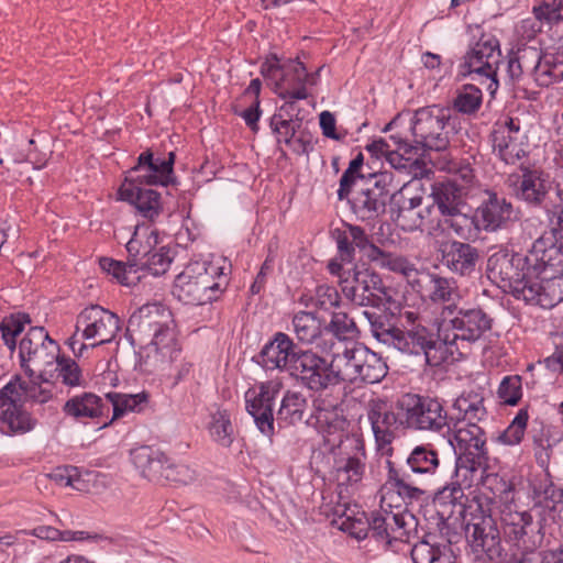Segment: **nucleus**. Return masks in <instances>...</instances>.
<instances>
[{
  "mask_svg": "<svg viewBox=\"0 0 563 563\" xmlns=\"http://www.w3.org/2000/svg\"><path fill=\"white\" fill-rule=\"evenodd\" d=\"M387 478L382 485V501L389 507H399L401 501L419 500L424 490L419 487L438 474L440 455L431 444L415 446L406 459L405 467H397L387 461Z\"/></svg>",
  "mask_w": 563,
  "mask_h": 563,
  "instance_id": "nucleus-1",
  "label": "nucleus"
},
{
  "mask_svg": "<svg viewBox=\"0 0 563 563\" xmlns=\"http://www.w3.org/2000/svg\"><path fill=\"white\" fill-rule=\"evenodd\" d=\"M225 261L194 262L176 277L174 294L186 305L202 306L220 298L229 285Z\"/></svg>",
  "mask_w": 563,
  "mask_h": 563,
  "instance_id": "nucleus-2",
  "label": "nucleus"
},
{
  "mask_svg": "<svg viewBox=\"0 0 563 563\" xmlns=\"http://www.w3.org/2000/svg\"><path fill=\"white\" fill-rule=\"evenodd\" d=\"M397 319L399 330L395 349L411 355H423L430 366H439L448 360L449 350L440 331L434 332L419 311L402 307Z\"/></svg>",
  "mask_w": 563,
  "mask_h": 563,
  "instance_id": "nucleus-3",
  "label": "nucleus"
},
{
  "mask_svg": "<svg viewBox=\"0 0 563 563\" xmlns=\"http://www.w3.org/2000/svg\"><path fill=\"white\" fill-rule=\"evenodd\" d=\"M453 441H450L456 454L455 478L462 487H471L479 470H484L488 461L486 433L476 422L455 421Z\"/></svg>",
  "mask_w": 563,
  "mask_h": 563,
  "instance_id": "nucleus-4",
  "label": "nucleus"
},
{
  "mask_svg": "<svg viewBox=\"0 0 563 563\" xmlns=\"http://www.w3.org/2000/svg\"><path fill=\"white\" fill-rule=\"evenodd\" d=\"M289 375L300 385L319 395L313 400L317 410L328 411L336 407L338 399L331 397L335 389L331 360L328 361L311 350H299L289 368Z\"/></svg>",
  "mask_w": 563,
  "mask_h": 563,
  "instance_id": "nucleus-5",
  "label": "nucleus"
},
{
  "mask_svg": "<svg viewBox=\"0 0 563 563\" xmlns=\"http://www.w3.org/2000/svg\"><path fill=\"white\" fill-rule=\"evenodd\" d=\"M121 329L119 317L99 305L84 308L76 318L74 334L67 345L76 357H81L89 347L112 342Z\"/></svg>",
  "mask_w": 563,
  "mask_h": 563,
  "instance_id": "nucleus-6",
  "label": "nucleus"
},
{
  "mask_svg": "<svg viewBox=\"0 0 563 563\" xmlns=\"http://www.w3.org/2000/svg\"><path fill=\"white\" fill-rule=\"evenodd\" d=\"M445 318L439 321L441 339L450 354L460 350V345L472 344L481 340L493 328L494 319L481 307L451 308Z\"/></svg>",
  "mask_w": 563,
  "mask_h": 563,
  "instance_id": "nucleus-7",
  "label": "nucleus"
},
{
  "mask_svg": "<svg viewBox=\"0 0 563 563\" xmlns=\"http://www.w3.org/2000/svg\"><path fill=\"white\" fill-rule=\"evenodd\" d=\"M499 520L505 541L521 554L532 553L542 545L544 525L533 510H520L512 500L499 507Z\"/></svg>",
  "mask_w": 563,
  "mask_h": 563,
  "instance_id": "nucleus-8",
  "label": "nucleus"
},
{
  "mask_svg": "<svg viewBox=\"0 0 563 563\" xmlns=\"http://www.w3.org/2000/svg\"><path fill=\"white\" fill-rule=\"evenodd\" d=\"M157 244L158 232L156 230L146 231L142 234L136 228L133 236L125 245L128 261L120 262L109 257H101L99 266L121 285L134 286L143 276L140 274V267H142V264L148 258Z\"/></svg>",
  "mask_w": 563,
  "mask_h": 563,
  "instance_id": "nucleus-9",
  "label": "nucleus"
},
{
  "mask_svg": "<svg viewBox=\"0 0 563 563\" xmlns=\"http://www.w3.org/2000/svg\"><path fill=\"white\" fill-rule=\"evenodd\" d=\"M451 109L438 104L419 108L411 119L412 141L424 150L444 151L450 144L446 124Z\"/></svg>",
  "mask_w": 563,
  "mask_h": 563,
  "instance_id": "nucleus-10",
  "label": "nucleus"
},
{
  "mask_svg": "<svg viewBox=\"0 0 563 563\" xmlns=\"http://www.w3.org/2000/svg\"><path fill=\"white\" fill-rule=\"evenodd\" d=\"M59 345L43 327H32L20 341L19 356L22 368L30 377L47 375L59 354Z\"/></svg>",
  "mask_w": 563,
  "mask_h": 563,
  "instance_id": "nucleus-11",
  "label": "nucleus"
},
{
  "mask_svg": "<svg viewBox=\"0 0 563 563\" xmlns=\"http://www.w3.org/2000/svg\"><path fill=\"white\" fill-rule=\"evenodd\" d=\"M404 401L407 430L441 433L450 429L448 411L439 398L406 393Z\"/></svg>",
  "mask_w": 563,
  "mask_h": 563,
  "instance_id": "nucleus-12",
  "label": "nucleus"
},
{
  "mask_svg": "<svg viewBox=\"0 0 563 563\" xmlns=\"http://www.w3.org/2000/svg\"><path fill=\"white\" fill-rule=\"evenodd\" d=\"M404 405V395H401L391 406L387 400L378 397L369 399L366 406L367 419L371 422L376 444L379 450L389 454L393 452L390 445L395 439L391 428L406 429Z\"/></svg>",
  "mask_w": 563,
  "mask_h": 563,
  "instance_id": "nucleus-13",
  "label": "nucleus"
},
{
  "mask_svg": "<svg viewBox=\"0 0 563 563\" xmlns=\"http://www.w3.org/2000/svg\"><path fill=\"white\" fill-rule=\"evenodd\" d=\"M339 284L345 298L361 307H379L390 299L389 288L369 268L355 267Z\"/></svg>",
  "mask_w": 563,
  "mask_h": 563,
  "instance_id": "nucleus-14",
  "label": "nucleus"
},
{
  "mask_svg": "<svg viewBox=\"0 0 563 563\" xmlns=\"http://www.w3.org/2000/svg\"><path fill=\"white\" fill-rule=\"evenodd\" d=\"M382 496V492L379 490ZM410 501H401L399 507H389L380 500V509L373 511L368 518V531L371 536L378 542L390 545L393 541H409L410 529L417 526L413 515L401 511L404 504Z\"/></svg>",
  "mask_w": 563,
  "mask_h": 563,
  "instance_id": "nucleus-15",
  "label": "nucleus"
},
{
  "mask_svg": "<svg viewBox=\"0 0 563 563\" xmlns=\"http://www.w3.org/2000/svg\"><path fill=\"white\" fill-rule=\"evenodd\" d=\"M500 58L499 41L490 34H483L466 52L461 65L462 74L484 77L488 80L487 90L494 95L499 87L497 69Z\"/></svg>",
  "mask_w": 563,
  "mask_h": 563,
  "instance_id": "nucleus-16",
  "label": "nucleus"
},
{
  "mask_svg": "<svg viewBox=\"0 0 563 563\" xmlns=\"http://www.w3.org/2000/svg\"><path fill=\"white\" fill-rule=\"evenodd\" d=\"M432 205L442 219V230L452 229L456 235L467 239L475 220L460 210L461 190L454 181L437 183L432 187Z\"/></svg>",
  "mask_w": 563,
  "mask_h": 563,
  "instance_id": "nucleus-17",
  "label": "nucleus"
},
{
  "mask_svg": "<svg viewBox=\"0 0 563 563\" xmlns=\"http://www.w3.org/2000/svg\"><path fill=\"white\" fill-rule=\"evenodd\" d=\"M412 290L419 294L421 298L441 307L439 321L446 317L445 312L449 309L453 307L456 309L463 300L462 291L455 278L442 276L428 269H421Z\"/></svg>",
  "mask_w": 563,
  "mask_h": 563,
  "instance_id": "nucleus-18",
  "label": "nucleus"
},
{
  "mask_svg": "<svg viewBox=\"0 0 563 563\" xmlns=\"http://www.w3.org/2000/svg\"><path fill=\"white\" fill-rule=\"evenodd\" d=\"M520 174H512L507 183L512 195L528 207L544 205L552 190L550 175L539 167L520 165Z\"/></svg>",
  "mask_w": 563,
  "mask_h": 563,
  "instance_id": "nucleus-19",
  "label": "nucleus"
},
{
  "mask_svg": "<svg viewBox=\"0 0 563 563\" xmlns=\"http://www.w3.org/2000/svg\"><path fill=\"white\" fill-rule=\"evenodd\" d=\"M283 386L280 379H271L245 393L247 412L254 418L258 430L268 437L274 433L273 405Z\"/></svg>",
  "mask_w": 563,
  "mask_h": 563,
  "instance_id": "nucleus-20",
  "label": "nucleus"
},
{
  "mask_svg": "<svg viewBox=\"0 0 563 563\" xmlns=\"http://www.w3.org/2000/svg\"><path fill=\"white\" fill-rule=\"evenodd\" d=\"M466 541L475 559L492 562L501 558V538L495 519H484L476 523H467Z\"/></svg>",
  "mask_w": 563,
  "mask_h": 563,
  "instance_id": "nucleus-21",
  "label": "nucleus"
},
{
  "mask_svg": "<svg viewBox=\"0 0 563 563\" xmlns=\"http://www.w3.org/2000/svg\"><path fill=\"white\" fill-rule=\"evenodd\" d=\"M528 272L527 261L520 254L501 251L490 255L487 261L488 277L505 292L519 285Z\"/></svg>",
  "mask_w": 563,
  "mask_h": 563,
  "instance_id": "nucleus-22",
  "label": "nucleus"
},
{
  "mask_svg": "<svg viewBox=\"0 0 563 563\" xmlns=\"http://www.w3.org/2000/svg\"><path fill=\"white\" fill-rule=\"evenodd\" d=\"M493 150L506 164H516L527 155L528 136L518 122L509 119L492 133Z\"/></svg>",
  "mask_w": 563,
  "mask_h": 563,
  "instance_id": "nucleus-23",
  "label": "nucleus"
},
{
  "mask_svg": "<svg viewBox=\"0 0 563 563\" xmlns=\"http://www.w3.org/2000/svg\"><path fill=\"white\" fill-rule=\"evenodd\" d=\"M166 323H173L170 311L162 303H146L129 318L128 332L133 344H143L154 330L162 329Z\"/></svg>",
  "mask_w": 563,
  "mask_h": 563,
  "instance_id": "nucleus-24",
  "label": "nucleus"
},
{
  "mask_svg": "<svg viewBox=\"0 0 563 563\" xmlns=\"http://www.w3.org/2000/svg\"><path fill=\"white\" fill-rule=\"evenodd\" d=\"M441 262L451 273L468 277L472 276L481 261L479 250L465 242L448 241L441 244Z\"/></svg>",
  "mask_w": 563,
  "mask_h": 563,
  "instance_id": "nucleus-25",
  "label": "nucleus"
},
{
  "mask_svg": "<svg viewBox=\"0 0 563 563\" xmlns=\"http://www.w3.org/2000/svg\"><path fill=\"white\" fill-rule=\"evenodd\" d=\"M122 201L129 202L136 213L148 221H154L162 212L161 194L153 189L141 188L134 183H123L118 191Z\"/></svg>",
  "mask_w": 563,
  "mask_h": 563,
  "instance_id": "nucleus-26",
  "label": "nucleus"
},
{
  "mask_svg": "<svg viewBox=\"0 0 563 563\" xmlns=\"http://www.w3.org/2000/svg\"><path fill=\"white\" fill-rule=\"evenodd\" d=\"M511 202L496 192H488V198L477 208L475 220L486 231H496L515 219Z\"/></svg>",
  "mask_w": 563,
  "mask_h": 563,
  "instance_id": "nucleus-27",
  "label": "nucleus"
},
{
  "mask_svg": "<svg viewBox=\"0 0 563 563\" xmlns=\"http://www.w3.org/2000/svg\"><path fill=\"white\" fill-rule=\"evenodd\" d=\"M309 80V73L303 63L298 59H290L284 64L283 74L276 80L275 92L282 99L305 100L309 93L306 85Z\"/></svg>",
  "mask_w": 563,
  "mask_h": 563,
  "instance_id": "nucleus-28",
  "label": "nucleus"
},
{
  "mask_svg": "<svg viewBox=\"0 0 563 563\" xmlns=\"http://www.w3.org/2000/svg\"><path fill=\"white\" fill-rule=\"evenodd\" d=\"M296 345L283 332H277L260 353V363L266 369H282L289 373L292 361L297 357Z\"/></svg>",
  "mask_w": 563,
  "mask_h": 563,
  "instance_id": "nucleus-29",
  "label": "nucleus"
},
{
  "mask_svg": "<svg viewBox=\"0 0 563 563\" xmlns=\"http://www.w3.org/2000/svg\"><path fill=\"white\" fill-rule=\"evenodd\" d=\"M21 386L18 382H9L0 389V421L8 424L10 431L24 433L31 430L30 419L16 410Z\"/></svg>",
  "mask_w": 563,
  "mask_h": 563,
  "instance_id": "nucleus-30",
  "label": "nucleus"
},
{
  "mask_svg": "<svg viewBox=\"0 0 563 563\" xmlns=\"http://www.w3.org/2000/svg\"><path fill=\"white\" fill-rule=\"evenodd\" d=\"M396 223L404 231L421 230L431 235L442 233V219L437 214L433 206H424L420 209L399 208Z\"/></svg>",
  "mask_w": 563,
  "mask_h": 563,
  "instance_id": "nucleus-31",
  "label": "nucleus"
},
{
  "mask_svg": "<svg viewBox=\"0 0 563 563\" xmlns=\"http://www.w3.org/2000/svg\"><path fill=\"white\" fill-rule=\"evenodd\" d=\"M172 324L166 323L162 329L154 330L147 342L139 344L141 357H144L146 365L163 362L166 357H173V352L176 350V338Z\"/></svg>",
  "mask_w": 563,
  "mask_h": 563,
  "instance_id": "nucleus-32",
  "label": "nucleus"
},
{
  "mask_svg": "<svg viewBox=\"0 0 563 563\" xmlns=\"http://www.w3.org/2000/svg\"><path fill=\"white\" fill-rule=\"evenodd\" d=\"M389 196L385 186L375 183L372 187L362 189L352 200L354 213L362 220H371L385 212Z\"/></svg>",
  "mask_w": 563,
  "mask_h": 563,
  "instance_id": "nucleus-33",
  "label": "nucleus"
},
{
  "mask_svg": "<svg viewBox=\"0 0 563 563\" xmlns=\"http://www.w3.org/2000/svg\"><path fill=\"white\" fill-rule=\"evenodd\" d=\"M131 459L143 477L150 482L163 483L164 465L168 462L164 452L142 445L131 451Z\"/></svg>",
  "mask_w": 563,
  "mask_h": 563,
  "instance_id": "nucleus-34",
  "label": "nucleus"
},
{
  "mask_svg": "<svg viewBox=\"0 0 563 563\" xmlns=\"http://www.w3.org/2000/svg\"><path fill=\"white\" fill-rule=\"evenodd\" d=\"M434 534H428L413 544L411 559L413 563H454L450 544H439Z\"/></svg>",
  "mask_w": 563,
  "mask_h": 563,
  "instance_id": "nucleus-35",
  "label": "nucleus"
},
{
  "mask_svg": "<svg viewBox=\"0 0 563 563\" xmlns=\"http://www.w3.org/2000/svg\"><path fill=\"white\" fill-rule=\"evenodd\" d=\"M532 272H528L527 275L518 283L519 285L508 291L516 299H521L527 303L540 305L542 307L553 306L554 302H547L545 297L547 290H554L556 286L555 280H548L545 286H542L537 279L531 277Z\"/></svg>",
  "mask_w": 563,
  "mask_h": 563,
  "instance_id": "nucleus-36",
  "label": "nucleus"
},
{
  "mask_svg": "<svg viewBox=\"0 0 563 563\" xmlns=\"http://www.w3.org/2000/svg\"><path fill=\"white\" fill-rule=\"evenodd\" d=\"M365 454L357 452L352 456L339 459L335 462V481L339 487L357 486L365 474Z\"/></svg>",
  "mask_w": 563,
  "mask_h": 563,
  "instance_id": "nucleus-37",
  "label": "nucleus"
},
{
  "mask_svg": "<svg viewBox=\"0 0 563 563\" xmlns=\"http://www.w3.org/2000/svg\"><path fill=\"white\" fill-rule=\"evenodd\" d=\"M360 362V345L334 353L331 358L335 389L343 382L356 383Z\"/></svg>",
  "mask_w": 563,
  "mask_h": 563,
  "instance_id": "nucleus-38",
  "label": "nucleus"
},
{
  "mask_svg": "<svg viewBox=\"0 0 563 563\" xmlns=\"http://www.w3.org/2000/svg\"><path fill=\"white\" fill-rule=\"evenodd\" d=\"M102 399L93 393H82L69 398L63 407L65 415L79 419H93L103 415Z\"/></svg>",
  "mask_w": 563,
  "mask_h": 563,
  "instance_id": "nucleus-39",
  "label": "nucleus"
},
{
  "mask_svg": "<svg viewBox=\"0 0 563 563\" xmlns=\"http://www.w3.org/2000/svg\"><path fill=\"white\" fill-rule=\"evenodd\" d=\"M357 382L366 384L379 383L388 373V366L380 355L360 345Z\"/></svg>",
  "mask_w": 563,
  "mask_h": 563,
  "instance_id": "nucleus-40",
  "label": "nucleus"
},
{
  "mask_svg": "<svg viewBox=\"0 0 563 563\" xmlns=\"http://www.w3.org/2000/svg\"><path fill=\"white\" fill-rule=\"evenodd\" d=\"M174 163V152L168 154L167 159H159L154 158L151 151H145L137 157V164L129 170V174L132 175L133 173L152 170L157 175V178L161 180V185L167 186L172 181Z\"/></svg>",
  "mask_w": 563,
  "mask_h": 563,
  "instance_id": "nucleus-41",
  "label": "nucleus"
},
{
  "mask_svg": "<svg viewBox=\"0 0 563 563\" xmlns=\"http://www.w3.org/2000/svg\"><path fill=\"white\" fill-rule=\"evenodd\" d=\"M559 256V249L555 244H548L543 238L536 240L531 250L525 256L527 261L528 271L532 272L536 276L547 269L548 266H553V261Z\"/></svg>",
  "mask_w": 563,
  "mask_h": 563,
  "instance_id": "nucleus-42",
  "label": "nucleus"
},
{
  "mask_svg": "<svg viewBox=\"0 0 563 563\" xmlns=\"http://www.w3.org/2000/svg\"><path fill=\"white\" fill-rule=\"evenodd\" d=\"M106 398L113 407L112 419H118L128 412H141L150 402V394L147 391H141L137 394L110 391L106 394Z\"/></svg>",
  "mask_w": 563,
  "mask_h": 563,
  "instance_id": "nucleus-43",
  "label": "nucleus"
},
{
  "mask_svg": "<svg viewBox=\"0 0 563 563\" xmlns=\"http://www.w3.org/2000/svg\"><path fill=\"white\" fill-rule=\"evenodd\" d=\"M453 409L459 412L456 421L478 423L487 413L483 396L474 391L457 397L453 404Z\"/></svg>",
  "mask_w": 563,
  "mask_h": 563,
  "instance_id": "nucleus-44",
  "label": "nucleus"
},
{
  "mask_svg": "<svg viewBox=\"0 0 563 563\" xmlns=\"http://www.w3.org/2000/svg\"><path fill=\"white\" fill-rule=\"evenodd\" d=\"M371 262L376 263L382 268L402 274L411 288L421 272L406 257L385 252L382 249H379V254H375L371 258Z\"/></svg>",
  "mask_w": 563,
  "mask_h": 563,
  "instance_id": "nucleus-45",
  "label": "nucleus"
},
{
  "mask_svg": "<svg viewBox=\"0 0 563 563\" xmlns=\"http://www.w3.org/2000/svg\"><path fill=\"white\" fill-rule=\"evenodd\" d=\"M362 316L367 320L373 336L389 346H394L399 327L391 322V317L384 312L364 310Z\"/></svg>",
  "mask_w": 563,
  "mask_h": 563,
  "instance_id": "nucleus-46",
  "label": "nucleus"
},
{
  "mask_svg": "<svg viewBox=\"0 0 563 563\" xmlns=\"http://www.w3.org/2000/svg\"><path fill=\"white\" fill-rule=\"evenodd\" d=\"M307 409L308 401L301 393L287 390L277 411V419L296 424L305 419Z\"/></svg>",
  "mask_w": 563,
  "mask_h": 563,
  "instance_id": "nucleus-47",
  "label": "nucleus"
},
{
  "mask_svg": "<svg viewBox=\"0 0 563 563\" xmlns=\"http://www.w3.org/2000/svg\"><path fill=\"white\" fill-rule=\"evenodd\" d=\"M539 59V49L523 47L508 56L507 74L511 82L519 81L525 73L532 70V65Z\"/></svg>",
  "mask_w": 563,
  "mask_h": 563,
  "instance_id": "nucleus-48",
  "label": "nucleus"
},
{
  "mask_svg": "<svg viewBox=\"0 0 563 563\" xmlns=\"http://www.w3.org/2000/svg\"><path fill=\"white\" fill-rule=\"evenodd\" d=\"M35 376L38 378L37 374ZM40 379H41V383L32 382L27 386H23L19 379H15L14 382H18L21 386L20 397H22V395H25L26 398H29L30 400H32L33 402H36V404H46L49 400H52L54 397V391H55L54 384L48 380V377L46 375H44V377H40ZM20 401H21V398H19V400L16 401L18 412L30 417L26 412H24L20 409V406H19ZM29 419H30V423H31V428H32L33 427L32 419L31 418H29Z\"/></svg>",
  "mask_w": 563,
  "mask_h": 563,
  "instance_id": "nucleus-49",
  "label": "nucleus"
},
{
  "mask_svg": "<svg viewBox=\"0 0 563 563\" xmlns=\"http://www.w3.org/2000/svg\"><path fill=\"white\" fill-rule=\"evenodd\" d=\"M294 333L297 340L305 344L312 343L321 334V322L312 313L300 311L292 319Z\"/></svg>",
  "mask_w": 563,
  "mask_h": 563,
  "instance_id": "nucleus-50",
  "label": "nucleus"
},
{
  "mask_svg": "<svg viewBox=\"0 0 563 563\" xmlns=\"http://www.w3.org/2000/svg\"><path fill=\"white\" fill-rule=\"evenodd\" d=\"M54 365L57 377L65 386L70 388L86 387L87 380L80 366L74 358L66 355H60L59 353Z\"/></svg>",
  "mask_w": 563,
  "mask_h": 563,
  "instance_id": "nucleus-51",
  "label": "nucleus"
},
{
  "mask_svg": "<svg viewBox=\"0 0 563 563\" xmlns=\"http://www.w3.org/2000/svg\"><path fill=\"white\" fill-rule=\"evenodd\" d=\"M531 75L539 87H550L562 80V66L549 59H542L539 51V59L532 65Z\"/></svg>",
  "mask_w": 563,
  "mask_h": 563,
  "instance_id": "nucleus-52",
  "label": "nucleus"
},
{
  "mask_svg": "<svg viewBox=\"0 0 563 563\" xmlns=\"http://www.w3.org/2000/svg\"><path fill=\"white\" fill-rule=\"evenodd\" d=\"M210 434L212 439L224 448H229L233 442V427L230 415L224 409H218L211 416Z\"/></svg>",
  "mask_w": 563,
  "mask_h": 563,
  "instance_id": "nucleus-53",
  "label": "nucleus"
},
{
  "mask_svg": "<svg viewBox=\"0 0 563 563\" xmlns=\"http://www.w3.org/2000/svg\"><path fill=\"white\" fill-rule=\"evenodd\" d=\"M494 498L484 492L474 493L468 500L465 511L470 516L468 523H476L484 519H494Z\"/></svg>",
  "mask_w": 563,
  "mask_h": 563,
  "instance_id": "nucleus-54",
  "label": "nucleus"
},
{
  "mask_svg": "<svg viewBox=\"0 0 563 563\" xmlns=\"http://www.w3.org/2000/svg\"><path fill=\"white\" fill-rule=\"evenodd\" d=\"M483 95L474 85H464L453 100V108L463 114H474L482 106Z\"/></svg>",
  "mask_w": 563,
  "mask_h": 563,
  "instance_id": "nucleus-55",
  "label": "nucleus"
},
{
  "mask_svg": "<svg viewBox=\"0 0 563 563\" xmlns=\"http://www.w3.org/2000/svg\"><path fill=\"white\" fill-rule=\"evenodd\" d=\"M31 323L26 313H14L3 318L0 323V331L4 344L13 351L16 346V336L24 330L25 324Z\"/></svg>",
  "mask_w": 563,
  "mask_h": 563,
  "instance_id": "nucleus-56",
  "label": "nucleus"
},
{
  "mask_svg": "<svg viewBox=\"0 0 563 563\" xmlns=\"http://www.w3.org/2000/svg\"><path fill=\"white\" fill-rule=\"evenodd\" d=\"M301 125V120L292 118H286L284 113H274L271 118L269 126L273 133L276 135L278 143H285L289 145Z\"/></svg>",
  "mask_w": 563,
  "mask_h": 563,
  "instance_id": "nucleus-57",
  "label": "nucleus"
},
{
  "mask_svg": "<svg viewBox=\"0 0 563 563\" xmlns=\"http://www.w3.org/2000/svg\"><path fill=\"white\" fill-rule=\"evenodd\" d=\"M33 536L43 540L49 541H85L90 539H96L97 536H91L86 531H71L64 530L60 531L56 528L49 526H40L33 530Z\"/></svg>",
  "mask_w": 563,
  "mask_h": 563,
  "instance_id": "nucleus-58",
  "label": "nucleus"
},
{
  "mask_svg": "<svg viewBox=\"0 0 563 563\" xmlns=\"http://www.w3.org/2000/svg\"><path fill=\"white\" fill-rule=\"evenodd\" d=\"M172 256L169 249L165 246L156 247L151 253L147 260L142 264V267H140V274L144 272H148L153 276H159L165 274L170 264H172Z\"/></svg>",
  "mask_w": 563,
  "mask_h": 563,
  "instance_id": "nucleus-59",
  "label": "nucleus"
},
{
  "mask_svg": "<svg viewBox=\"0 0 563 563\" xmlns=\"http://www.w3.org/2000/svg\"><path fill=\"white\" fill-rule=\"evenodd\" d=\"M529 420V413L527 409H520L516 415L511 423L507 429L499 435V440L507 445L519 444L525 435L527 423Z\"/></svg>",
  "mask_w": 563,
  "mask_h": 563,
  "instance_id": "nucleus-60",
  "label": "nucleus"
},
{
  "mask_svg": "<svg viewBox=\"0 0 563 563\" xmlns=\"http://www.w3.org/2000/svg\"><path fill=\"white\" fill-rule=\"evenodd\" d=\"M533 14L537 20L548 24L563 21V0H541L533 8Z\"/></svg>",
  "mask_w": 563,
  "mask_h": 563,
  "instance_id": "nucleus-61",
  "label": "nucleus"
},
{
  "mask_svg": "<svg viewBox=\"0 0 563 563\" xmlns=\"http://www.w3.org/2000/svg\"><path fill=\"white\" fill-rule=\"evenodd\" d=\"M341 297L334 286L322 284L316 287L311 297L312 306L328 311L340 305Z\"/></svg>",
  "mask_w": 563,
  "mask_h": 563,
  "instance_id": "nucleus-62",
  "label": "nucleus"
},
{
  "mask_svg": "<svg viewBox=\"0 0 563 563\" xmlns=\"http://www.w3.org/2000/svg\"><path fill=\"white\" fill-rule=\"evenodd\" d=\"M195 479V472L185 464H176L168 459L163 470V483L187 485Z\"/></svg>",
  "mask_w": 563,
  "mask_h": 563,
  "instance_id": "nucleus-63",
  "label": "nucleus"
},
{
  "mask_svg": "<svg viewBox=\"0 0 563 563\" xmlns=\"http://www.w3.org/2000/svg\"><path fill=\"white\" fill-rule=\"evenodd\" d=\"M538 208H542L544 210L548 225L550 227L551 231L554 234H562L563 233V202L559 200L556 202L551 198V196L548 197V200L544 205L539 206Z\"/></svg>",
  "mask_w": 563,
  "mask_h": 563,
  "instance_id": "nucleus-64",
  "label": "nucleus"
}]
</instances>
